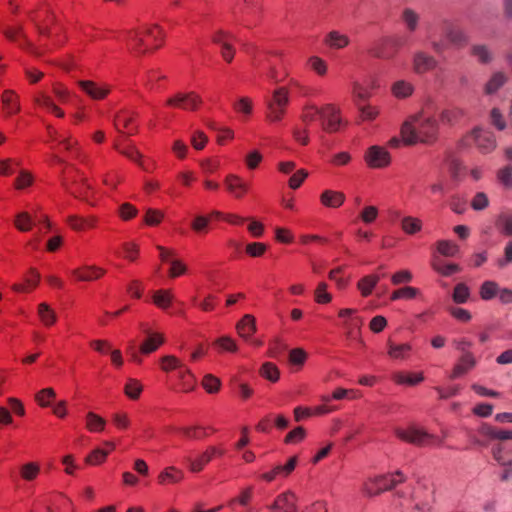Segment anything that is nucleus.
<instances>
[{"label": "nucleus", "mask_w": 512, "mask_h": 512, "mask_svg": "<svg viewBox=\"0 0 512 512\" xmlns=\"http://www.w3.org/2000/svg\"><path fill=\"white\" fill-rule=\"evenodd\" d=\"M438 135V121L433 115L425 112L410 117L403 123L401 136L405 144L413 145L418 142L432 144Z\"/></svg>", "instance_id": "f257e3e1"}, {"label": "nucleus", "mask_w": 512, "mask_h": 512, "mask_svg": "<svg viewBox=\"0 0 512 512\" xmlns=\"http://www.w3.org/2000/svg\"><path fill=\"white\" fill-rule=\"evenodd\" d=\"M395 433L401 440L416 446H427L434 442L438 445L442 443V441L437 440L434 435L416 427H410L406 430L397 429Z\"/></svg>", "instance_id": "f03ea898"}, {"label": "nucleus", "mask_w": 512, "mask_h": 512, "mask_svg": "<svg viewBox=\"0 0 512 512\" xmlns=\"http://www.w3.org/2000/svg\"><path fill=\"white\" fill-rule=\"evenodd\" d=\"M395 475L400 476V480H395L394 478H389L388 476L382 475L369 480L363 484L362 490L368 497H372L382 493L385 490L392 489L397 485L398 482H403L405 480L401 471H397Z\"/></svg>", "instance_id": "7ed1b4c3"}, {"label": "nucleus", "mask_w": 512, "mask_h": 512, "mask_svg": "<svg viewBox=\"0 0 512 512\" xmlns=\"http://www.w3.org/2000/svg\"><path fill=\"white\" fill-rule=\"evenodd\" d=\"M155 30L158 31V34L163 36V29L155 24L152 27H147L144 32L139 30H131L128 32V46L132 51L138 52L140 54L146 53L147 49H142L144 46L143 34H146L149 37L156 39Z\"/></svg>", "instance_id": "20e7f679"}, {"label": "nucleus", "mask_w": 512, "mask_h": 512, "mask_svg": "<svg viewBox=\"0 0 512 512\" xmlns=\"http://www.w3.org/2000/svg\"><path fill=\"white\" fill-rule=\"evenodd\" d=\"M456 47H462L468 43L466 33L448 20H443L436 28Z\"/></svg>", "instance_id": "39448f33"}, {"label": "nucleus", "mask_w": 512, "mask_h": 512, "mask_svg": "<svg viewBox=\"0 0 512 512\" xmlns=\"http://www.w3.org/2000/svg\"><path fill=\"white\" fill-rule=\"evenodd\" d=\"M201 102L202 100L200 96L194 92H179L167 100L168 105L180 107L186 110H195Z\"/></svg>", "instance_id": "423d86ee"}, {"label": "nucleus", "mask_w": 512, "mask_h": 512, "mask_svg": "<svg viewBox=\"0 0 512 512\" xmlns=\"http://www.w3.org/2000/svg\"><path fill=\"white\" fill-rule=\"evenodd\" d=\"M2 33L5 35V37L11 41H16L17 38H20L22 40V43L20 44L21 47L27 49L32 54L36 56H40V52L38 49L33 45V43L28 39L26 33L24 32V28L22 25H19L17 27H6L2 29Z\"/></svg>", "instance_id": "0eeeda50"}, {"label": "nucleus", "mask_w": 512, "mask_h": 512, "mask_svg": "<svg viewBox=\"0 0 512 512\" xmlns=\"http://www.w3.org/2000/svg\"><path fill=\"white\" fill-rule=\"evenodd\" d=\"M365 160L372 168H382L390 163V154L383 147L372 146L368 149Z\"/></svg>", "instance_id": "6e6552de"}, {"label": "nucleus", "mask_w": 512, "mask_h": 512, "mask_svg": "<svg viewBox=\"0 0 512 512\" xmlns=\"http://www.w3.org/2000/svg\"><path fill=\"white\" fill-rule=\"evenodd\" d=\"M338 114L339 110L331 104H328L322 108L320 121L322 128L325 131L334 132L338 130L341 123Z\"/></svg>", "instance_id": "1a4fd4ad"}, {"label": "nucleus", "mask_w": 512, "mask_h": 512, "mask_svg": "<svg viewBox=\"0 0 512 512\" xmlns=\"http://www.w3.org/2000/svg\"><path fill=\"white\" fill-rule=\"evenodd\" d=\"M472 135L475 144L482 153H489L496 147L495 136L492 132L477 128Z\"/></svg>", "instance_id": "9d476101"}, {"label": "nucleus", "mask_w": 512, "mask_h": 512, "mask_svg": "<svg viewBox=\"0 0 512 512\" xmlns=\"http://www.w3.org/2000/svg\"><path fill=\"white\" fill-rule=\"evenodd\" d=\"M114 148L123 156L137 163L144 170H148L142 162L143 155L140 151L130 142L115 140Z\"/></svg>", "instance_id": "9b49d317"}, {"label": "nucleus", "mask_w": 512, "mask_h": 512, "mask_svg": "<svg viewBox=\"0 0 512 512\" xmlns=\"http://www.w3.org/2000/svg\"><path fill=\"white\" fill-rule=\"evenodd\" d=\"M509 76L504 71H496L491 74L487 82L483 86L486 95L496 94L508 81Z\"/></svg>", "instance_id": "f8f14e48"}, {"label": "nucleus", "mask_w": 512, "mask_h": 512, "mask_svg": "<svg viewBox=\"0 0 512 512\" xmlns=\"http://www.w3.org/2000/svg\"><path fill=\"white\" fill-rule=\"evenodd\" d=\"M437 66V60L431 55L418 51L413 57V68L418 74L425 73L429 70L434 69Z\"/></svg>", "instance_id": "ddd939ff"}, {"label": "nucleus", "mask_w": 512, "mask_h": 512, "mask_svg": "<svg viewBox=\"0 0 512 512\" xmlns=\"http://www.w3.org/2000/svg\"><path fill=\"white\" fill-rule=\"evenodd\" d=\"M216 452L217 448L211 446L205 452H203L198 458L192 459L191 457H185L184 461L187 463L190 471L197 473L200 472L204 468V466L212 460V457Z\"/></svg>", "instance_id": "4468645a"}, {"label": "nucleus", "mask_w": 512, "mask_h": 512, "mask_svg": "<svg viewBox=\"0 0 512 512\" xmlns=\"http://www.w3.org/2000/svg\"><path fill=\"white\" fill-rule=\"evenodd\" d=\"M324 44L331 49H343L350 43V38L337 30L328 32L323 40Z\"/></svg>", "instance_id": "2eb2a0df"}, {"label": "nucleus", "mask_w": 512, "mask_h": 512, "mask_svg": "<svg viewBox=\"0 0 512 512\" xmlns=\"http://www.w3.org/2000/svg\"><path fill=\"white\" fill-rule=\"evenodd\" d=\"M225 185L236 198H241L249 189V185L234 174L226 176Z\"/></svg>", "instance_id": "dca6fc26"}, {"label": "nucleus", "mask_w": 512, "mask_h": 512, "mask_svg": "<svg viewBox=\"0 0 512 512\" xmlns=\"http://www.w3.org/2000/svg\"><path fill=\"white\" fill-rule=\"evenodd\" d=\"M236 329L242 338L249 340L256 331L255 318L250 314L244 315L237 323Z\"/></svg>", "instance_id": "f3484780"}, {"label": "nucleus", "mask_w": 512, "mask_h": 512, "mask_svg": "<svg viewBox=\"0 0 512 512\" xmlns=\"http://www.w3.org/2000/svg\"><path fill=\"white\" fill-rule=\"evenodd\" d=\"M145 333L147 334V339L140 345L139 349L143 354H150L164 343V337L159 333H151L148 330H145Z\"/></svg>", "instance_id": "a211bd4d"}, {"label": "nucleus", "mask_w": 512, "mask_h": 512, "mask_svg": "<svg viewBox=\"0 0 512 512\" xmlns=\"http://www.w3.org/2000/svg\"><path fill=\"white\" fill-rule=\"evenodd\" d=\"M226 37H231L230 35H228L227 33L223 32V31H219L217 32L213 37H212V40L214 43L218 44L220 47H221V54H222V57L227 61V62H231L233 57H234V53H235V50L234 48L226 41Z\"/></svg>", "instance_id": "6ab92c4d"}, {"label": "nucleus", "mask_w": 512, "mask_h": 512, "mask_svg": "<svg viewBox=\"0 0 512 512\" xmlns=\"http://www.w3.org/2000/svg\"><path fill=\"white\" fill-rule=\"evenodd\" d=\"M3 107L8 115L20 111L19 97L13 90H5L1 97Z\"/></svg>", "instance_id": "aec40b11"}, {"label": "nucleus", "mask_w": 512, "mask_h": 512, "mask_svg": "<svg viewBox=\"0 0 512 512\" xmlns=\"http://www.w3.org/2000/svg\"><path fill=\"white\" fill-rule=\"evenodd\" d=\"M476 364L475 358L471 353H465L460 362L456 364L450 375V378L455 379L465 374L469 369L473 368Z\"/></svg>", "instance_id": "412c9836"}, {"label": "nucleus", "mask_w": 512, "mask_h": 512, "mask_svg": "<svg viewBox=\"0 0 512 512\" xmlns=\"http://www.w3.org/2000/svg\"><path fill=\"white\" fill-rule=\"evenodd\" d=\"M78 84L82 90L93 99H102L109 92L108 87H99L92 81L81 80L78 82Z\"/></svg>", "instance_id": "4be33fe9"}, {"label": "nucleus", "mask_w": 512, "mask_h": 512, "mask_svg": "<svg viewBox=\"0 0 512 512\" xmlns=\"http://www.w3.org/2000/svg\"><path fill=\"white\" fill-rule=\"evenodd\" d=\"M321 203L327 207H340L345 200V195L338 191L326 190L321 194Z\"/></svg>", "instance_id": "5701e85b"}, {"label": "nucleus", "mask_w": 512, "mask_h": 512, "mask_svg": "<svg viewBox=\"0 0 512 512\" xmlns=\"http://www.w3.org/2000/svg\"><path fill=\"white\" fill-rule=\"evenodd\" d=\"M105 271L101 268L94 266H87L83 270L75 269L72 271V274L81 281H91L94 279L100 278Z\"/></svg>", "instance_id": "b1692460"}, {"label": "nucleus", "mask_w": 512, "mask_h": 512, "mask_svg": "<svg viewBox=\"0 0 512 512\" xmlns=\"http://www.w3.org/2000/svg\"><path fill=\"white\" fill-rule=\"evenodd\" d=\"M495 225L502 235L512 236V211L500 213Z\"/></svg>", "instance_id": "393cba45"}, {"label": "nucleus", "mask_w": 512, "mask_h": 512, "mask_svg": "<svg viewBox=\"0 0 512 512\" xmlns=\"http://www.w3.org/2000/svg\"><path fill=\"white\" fill-rule=\"evenodd\" d=\"M401 19L409 32H415L418 28L420 15L412 8H405L402 11Z\"/></svg>", "instance_id": "a878e982"}, {"label": "nucleus", "mask_w": 512, "mask_h": 512, "mask_svg": "<svg viewBox=\"0 0 512 512\" xmlns=\"http://www.w3.org/2000/svg\"><path fill=\"white\" fill-rule=\"evenodd\" d=\"M471 54L482 64H489L493 60V53L488 46L476 44L471 47Z\"/></svg>", "instance_id": "bb28decb"}, {"label": "nucleus", "mask_w": 512, "mask_h": 512, "mask_svg": "<svg viewBox=\"0 0 512 512\" xmlns=\"http://www.w3.org/2000/svg\"><path fill=\"white\" fill-rule=\"evenodd\" d=\"M380 277L376 274H371L363 277L357 284L362 296L367 297L371 294L372 290L376 287Z\"/></svg>", "instance_id": "cd10ccee"}, {"label": "nucleus", "mask_w": 512, "mask_h": 512, "mask_svg": "<svg viewBox=\"0 0 512 512\" xmlns=\"http://www.w3.org/2000/svg\"><path fill=\"white\" fill-rule=\"evenodd\" d=\"M462 114V110L456 107L443 109L439 115L440 122L443 125H454L462 116Z\"/></svg>", "instance_id": "c85d7f7f"}, {"label": "nucleus", "mask_w": 512, "mask_h": 512, "mask_svg": "<svg viewBox=\"0 0 512 512\" xmlns=\"http://www.w3.org/2000/svg\"><path fill=\"white\" fill-rule=\"evenodd\" d=\"M289 102L288 90L284 87L278 88L273 92L272 99L266 101V105L272 104L279 108H286Z\"/></svg>", "instance_id": "c756f323"}, {"label": "nucleus", "mask_w": 512, "mask_h": 512, "mask_svg": "<svg viewBox=\"0 0 512 512\" xmlns=\"http://www.w3.org/2000/svg\"><path fill=\"white\" fill-rule=\"evenodd\" d=\"M38 315H39L40 320L42 321V323L45 326H51L57 320L55 311L52 310L47 303L39 304Z\"/></svg>", "instance_id": "7c9ffc66"}, {"label": "nucleus", "mask_w": 512, "mask_h": 512, "mask_svg": "<svg viewBox=\"0 0 512 512\" xmlns=\"http://www.w3.org/2000/svg\"><path fill=\"white\" fill-rule=\"evenodd\" d=\"M401 227L405 233L411 235L421 230L422 222L418 218L406 216L401 219Z\"/></svg>", "instance_id": "2f4dec72"}, {"label": "nucleus", "mask_w": 512, "mask_h": 512, "mask_svg": "<svg viewBox=\"0 0 512 512\" xmlns=\"http://www.w3.org/2000/svg\"><path fill=\"white\" fill-rule=\"evenodd\" d=\"M388 355L394 359H404L407 353L411 350V346L409 344H395L391 341H388Z\"/></svg>", "instance_id": "473e14b6"}, {"label": "nucleus", "mask_w": 512, "mask_h": 512, "mask_svg": "<svg viewBox=\"0 0 512 512\" xmlns=\"http://www.w3.org/2000/svg\"><path fill=\"white\" fill-rule=\"evenodd\" d=\"M86 419V426L92 432L102 431L105 428L106 421L93 412H89Z\"/></svg>", "instance_id": "72a5a7b5"}, {"label": "nucleus", "mask_w": 512, "mask_h": 512, "mask_svg": "<svg viewBox=\"0 0 512 512\" xmlns=\"http://www.w3.org/2000/svg\"><path fill=\"white\" fill-rule=\"evenodd\" d=\"M172 300L173 295L169 290H158L153 295L154 303L162 309H166L171 304Z\"/></svg>", "instance_id": "f704fd0d"}, {"label": "nucleus", "mask_w": 512, "mask_h": 512, "mask_svg": "<svg viewBox=\"0 0 512 512\" xmlns=\"http://www.w3.org/2000/svg\"><path fill=\"white\" fill-rule=\"evenodd\" d=\"M183 479V472L176 469L175 467L171 466L166 468L161 474L159 475V481L161 483H164L165 481L170 482H179Z\"/></svg>", "instance_id": "c9c22d12"}, {"label": "nucleus", "mask_w": 512, "mask_h": 512, "mask_svg": "<svg viewBox=\"0 0 512 512\" xmlns=\"http://www.w3.org/2000/svg\"><path fill=\"white\" fill-rule=\"evenodd\" d=\"M392 92L398 98H405L412 94L413 86L404 80H399L392 86Z\"/></svg>", "instance_id": "e433bc0d"}, {"label": "nucleus", "mask_w": 512, "mask_h": 512, "mask_svg": "<svg viewBox=\"0 0 512 512\" xmlns=\"http://www.w3.org/2000/svg\"><path fill=\"white\" fill-rule=\"evenodd\" d=\"M260 374L267 380L276 382L279 379L280 372L275 364L265 362L260 369Z\"/></svg>", "instance_id": "4c0bfd02"}, {"label": "nucleus", "mask_w": 512, "mask_h": 512, "mask_svg": "<svg viewBox=\"0 0 512 512\" xmlns=\"http://www.w3.org/2000/svg\"><path fill=\"white\" fill-rule=\"evenodd\" d=\"M161 369L165 372H169L176 369L183 368L182 362L173 355H166L160 359Z\"/></svg>", "instance_id": "58836bf2"}, {"label": "nucleus", "mask_w": 512, "mask_h": 512, "mask_svg": "<svg viewBox=\"0 0 512 512\" xmlns=\"http://www.w3.org/2000/svg\"><path fill=\"white\" fill-rule=\"evenodd\" d=\"M35 102L40 105V106H43L45 108H47L48 110L52 111L53 113L56 114V116L58 117H63L64 116V112L58 108L53 102L52 100L50 99V97H48L47 95L45 94H40L38 97L35 98Z\"/></svg>", "instance_id": "ea45409f"}, {"label": "nucleus", "mask_w": 512, "mask_h": 512, "mask_svg": "<svg viewBox=\"0 0 512 512\" xmlns=\"http://www.w3.org/2000/svg\"><path fill=\"white\" fill-rule=\"evenodd\" d=\"M499 292V287L494 281H485L480 288V295L483 300L492 299Z\"/></svg>", "instance_id": "a19ab883"}, {"label": "nucleus", "mask_w": 512, "mask_h": 512, "mask_svg": "<svg viewBox=\"0 0 512 512\" xmlns=\"http://www.w3.org/2000/svg\"><path fill=\"white\" fill-rule=\"evenodd\" d=\"M94 218H82L75 215L69 216L68 222L70 226L75 230H82L86 227H92L94 225Z\"/></svg>", "instance_id": "79ce46f5"}, {"label": "nucleus", "mask_w": 512, "mask_h": 512, "mask_svg": "<svg viewBox=\"0 0 512 512\" xmlns=\"http://www.w3.org/2000/svg\"><path fill=\"white\" fill-rule=\"evenodd\" d=\"M469 295L470 292L467 285L464 283H459L455 286L452 297L455 303L462 304L468 300Z\"/></svg>", "instance_id": "37998d69"}, {"label": "nucleus", "mask_w": 512, "mask_h": 512, "mask_svg": "<svg viewBox=\"0 0 512 512\" xmlns=\"http://www.w3.org/2000/svg\"><path fill=\"white\" fill-rule=\"evenodd\" d=\"M178 378L182 381L185 391L193 388L194 375L191 370L183 365V368L178 371Z\"/></svg>", "instance_id": "c03bdc74"}, {"label": "nucleus", "mask_w": 512, "mask_h": 512, "mask_svg": "<svg viewBox=\"0 0 512 512\" xmlns=\"http://www.w3.org/2000/svg\"><path fill=\"white\" fill-rule=\"evenodd\" d=\"M142 385L135 379H129L125 385L124 392L131 399H137L142 392Z\"/></svg>", "instance_id": "a18cd8bd"}, {"label": "nucleus", "mask_w": 512, "mask_h": 512, "mask_svg": "<svg viewBox=\"0 0 512 512\" xmlns=\"http://www.w3.org/2000/svg\"><path fill=\"white\" fill-rule=\"evenodd\" d=\"M321 112H322V108H318L314 105H308L303 110L302 120L305 123H310L317 119L320 120Z\"/></svg>", "instance_id": "49530a36"}, {"label": "nucleus", "mask_w": 512, "mask_h": 512, "mask_svg": "<svg viewBox=\"0 0 512 512\" xmlns=\"http://www.w3.org/2000/svg\"><path fill=\"white\" fill-rule=\"evenodd\" d=\"M221 385V381L219 378L215 377L212 374H207L204 376L202 381V386L208 393H215L219 390Z\"/></svg>", "instance_id": "de8ad7c7"}, {"label": "nucleus", "mask_w": 512, "mask_h": 512, "mask_svg": "<svg viewBox=\"0 0 512 512\" xmlns=\"http://www.w3.org/2000/svg\"><path fill=\"white\" fill-rule=\"evenodd\" d=\"M439 253L447 257H453L459 252V248L456 244L449 241H439L437 245Z\"/></svg>", "instance_id": "09e8293b"}, {"label": "nucleus", "mask_w": 512, "mask_h": 512, "mask_svg": "<svg viewBox=\"0 0 512 512\" xmlns=\"http://www.w3.org/2000/svg\"><path fill=\"white\" fill-rule=\"evenodd\" d=\"M33 225V220L31 216L26 212H21L17 214L16 220H15V226L20 231H28L31 229Z\"/></svg>", "instance_id": "8fccbe9b"}, {"label": "nucleus", "mask_w": 512, "mask_h": 512, "mask_svg": "<svg viewBox=\"0 0 512 512\" xmlns=\"http://www.w3.org/2000/svg\"><path fill=\"white\" fill-rule=\"evenodd\" d=\"M278 502H281L283 507H280L284 512L296 508L295 495L292 492H285L278 496Z\"/></svg>", "instance_id": "3c124183"}, {"label": "nucleus", "mask_w": 512, "mask_h": 512, "mask_svg": "<svg viewBox=\"0 0 512 512\" xmlns=\"http://www.w3.org/2000/svg\"><path fill=\"white\" fill-rule=\"evenodd\" d=\"M215 345H217L221 350L227 352H236L238 346L236 342L228 336H222L215 341Z\"/></svg>", "instance_id": "603ef678"}, {"label": "nucleus", "mask_w": 512, "mask_h": 512, "mask_svg": "<svg viewBox=\"0 0 512 512\" xmlns=\"http://www.w3.org/2000/svg\"><path fill=\"white\" fill-rule=\"evenodd\" d=\"M394 380L398 384H408V385H415L423 380L422 374H416V375H405L402 373H397L394 376Z\"/></svg>", "instance_id": "864d4df0"}, {"label": "nucleus", "mask_w": 512, "mask_h": 512, "mask_svg": "<svg viewBox=\"0 0 512 512\" xmlns=\"http://www.w3.org/2000/svg\"><path fill=\"white\" fill-rule=\"evenodd\" d=\"M108 453H109L108 451L97 448V449L93 450L92 453L86 457L85 461L88 464H92V465L101 464L105 461Z\"/></svg>", "instance_id": "5fc2aeb1"}, {"label": "nucleus", "mask_w": 512, "mask_h": 512, "mask_svg": "<svg viewBox=\"0 0 512 512\" xmlns=\"http://www.w3.org/2000/svg\"><path fill=\"white\" fill-rule=\"evenodd\" d=\"M39 466L36 463H27L21 468V475L25 480H33L39 473Z\"/></svg>", "instance_id": "6e6d98bb"}, {"label": "nucleus", "mask_w": 512, "mask_h": 512, "mask_svg": "<svg viewBox=\"0 0 512 512\" xmlns=\"http://www.w3.org/2000/svg\"><path fill=\"white\" fill-rule=\"evenodd\" d=\"M490 121L498 130L506 128V121L498 108H493L490 112Z\"/></svg>", "instance_id": "4d7b16f0"}, {"label": "nucleus", "mask_w": 512, "mask_h": 512, "mask_svg": "<svg viewBox=\"0 0 512 512\" xmlns=\"http://www.w3.org/2000/svg\"><path fill=\"white\" fill-rule=\"evenodd\" d=\"M435 34H436V29L435 30L431 29V30L428 31L427 38H428V40L431 43L432 49L436 53L442 54L443 51L446 48V44L442 40L436 39V35Z\"/></svg>", "instance_id": "13d9d810"}, {"label": "nucleus", "mask_w": 512, "mask_h": 512, "mask_svg": "<svg viewBox=\"0 0 512 512\" xmlns=\"http://www.w3.org/2000/svg\"><path fill=\"white\" fill-rule=\"evenodd\" d=\"M489 204V200H488V197L485 193L483 192H478L472 202H471V206L474 210H477V211H480V210H483L485 209Z\"/></svg>", "instance_id": "bf43d9fd"}, {"label": "nucleus", "mask_w": 512, "mask_h": 512, "mask_svg": "<svg viewBox=\"0 0 512 512\" xmlns=\"http://www.w3.org/2000/svg\"><path fill=\"white\" fill-rule=\"evenodd\" d=\"M309 64L312 69L319 75H324L327 72L326 62L318 56H312L309 58Z\"/></svg>", "instance_id": "052dcab7"}, {"label": "nucleus", "mask_w": 512, "mask_h": 512, "mask_svg": "<svg viewBox=\"0 0 512 512\" xmlns=\"http://www.w3.org/2000/svg\"><path fill=\"white\" fill-rule=\"evenodd\" d=\"M413 276L410 271L408 270H401L396 273H394L391 276V281L394 285H400L403 283H409L411 282Z\"/></svg>", "instance_id": "680f3d73"}, {"label": "nucleus", "mask_w": 512, "mask_h": 512, "mask_svg": "<svg viewBox=\"0 0 512 512\" xmlns=\"http://www.w3.org/2000/svg\"><path fill=\"white\" fill-rule=\"evenodd\" d=\"M306 357L307 355L305 351L301 348H295L289 352V361L294 365H302L305 362Z\"/></svg>", "instance_id": "e2e57ef3"}, {"label": "nucleus", "mask_w": 512, "mask_h": 512, "mask_svg": "<svg viewBox=\"0 0 512 512\" xmlns=\"http://www.w3.org/2000/svg\"><path fill=\"white\" fill-rule=\"evenodd\" d=\"M326 290L327 284L325 282L319 283L315 291V298L318 303H328L331 301V295Z\"/></svg>", "instance_id": "0e129e2a"}, {"label": "nucleus", "mask_w": 512, "mask_h": 512, "mask_svg": "<svg viewBox=\"0 0 512 512\" xmlns=\"http://www.w3.org/2000/svg\"><path fill=\"white\" fill-rule=\"evenodd\" d=\"M377 216L378 209L375 206L365 207L360 214L362 221L366 224L372 223L377 218Z\"/></svg>", "instance_id": "69168bd1"}, {"label": "nucleus", "mask_w": 512, "mask_h": 512, "mask_svg": "<svg viewBox=\"0 0 512 512\" xmlns=\"http://www.w3.org/2000/svg\"><path fill=\"white\" fill-rule=\"evenodd\" d=\"M169 264L171 266L170 269H169V274L173 278L178 277V276L184 274L186 272V270H187L185 264H183L179 260L171 259Z\"/></svg>", "instance_id": "338daca9"}, {"label": "nucleus", "mask_w": 512, "mask_h": 512, "mask_svg": "<svg viewBox=\"0 0 512 512\" xmlns=\"http://www.w3.org/2000/svg\"><path fill=\"white\" fill-rule=\"evenodd\" d=\"M499 180L507 187L512 186V168L506 166L498 172Z\"/></svg>", "instance_id": "774afa93"}]
</instances>
